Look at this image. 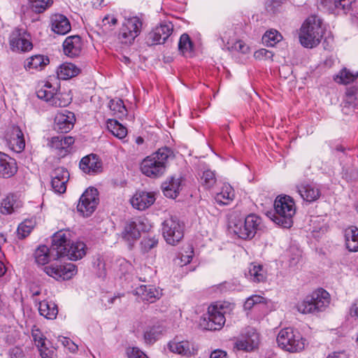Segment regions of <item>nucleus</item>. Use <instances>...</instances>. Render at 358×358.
Returning <instances> with one entry per match:
<instances>
[{
    "instance_id": "obj_21",
    "label": "nucleus",
    "mask_w": 358,
    "mask_h": 358,
    "mask_svg": "<svg viewBox=\"0 0 358 358\" xmlns=\"http://www.w3.org/2000/svg\"><path fill=\"white\" fill-rule=\"evenodd\" d=\"M82 40L78 35L67 37L63 43L64 54L71 58L80 55L82 51Z\"/></svg>"
},
{
    "instance_id": "obj_28",
    "label": "nucleus",
    "mask_w": 358,
    "mask_h": 358,
    "mask_svg": "<svg viewBox=\"0 0 358 358\" xmlns=\"http://www.w3.org/2000/svg\"><path fill=\"white\" fill-rule=\"evenodd\" d=\"M245 275L252 282H262L266 280L267 271L264 266L257 263H252L248 268V273Z\"/></svg>"
},
{
    "instance_id": "obj_16",
    "label": "nucleus",
    "mask_w": 358,
    "mask_h": 358,
    "mask_svg": "<svg viewBox=\"0 0 358 358\" xmlns=\"http://www.w3.org/2000/svg\"><path fill=\"white\" fill-rule=\"evenodd\" d=\"M76 117L73 113L64 110L58 113L55 117V129L60 133H67L73 127Z\"/></svg>"
},
{
    "instance_id": "obj_53",
    "label": "nucleus",
    "mask_w": 358,
    "mask_h": 358,
    "mask_svg": "<svg viewBox=\"0 0 358 358\" xmlns=\"http://www.w3.org/2000/svg\"><path fill=\"white\" fill-rule=\"evenodd\" d=\"M157 244L158 238L155 236L144 237L141 243L142 250L146 252L155 248Z\"/></svg>"
},
{
    "instance_id": "obj_45",
    "label": "nucleus",
    "mask_w": 358,
    "mask_h": 358,
    "mask_svg": "<svg viewBox=\"0 0 358 358\" xmlns=\"http://www.w3.org/2000/svg\"><path fill=\"white\" fill-rule=\"evenodd\" d=\"M358 77V73H352L349 70L343 69L334 77V80L339 83L347 85L353 82Z\"/></svg>"
},
{
    "instance_id": "obj_63",
    "label": "nucleus",
    "mask_w": 358,
    "mask_h": 358,
    "mask_svg": "<svg viewBox=\"0 0 358 358\" xmlns=\"http://www.w3.org/2000/svg\"><path fill=\"white\" fill-rule=\"evenodd\" d=\"M349 314L351 317L358 320V299H355L352 303L349 309Z\"/></svg>"
},
{
    "instance_id": "obj_52",
    "label": "nucleus",
    "mask_w": 358,
    "mask_h": 358,
    "mask_svg": "<svg viewBox=\"0 0 358 358\" xmlns=\"http://www.w3.org/2000/svg\"><path fill=\"white\" fill-rule=\"evenodd\" d=\"M266 299L260 295L255 294L248 297L244 303V309L250 310L252 308L259 303H265Z\"/></svg>"
},
{
    "instance_id": "obj_26",
    "label": "nucleus",
    "mask_w": 358,
    "mask_h": 358,
    "mask_svg": "<svg viewBox=\"0 0 358 358\" xmlns=\"http://www.w3.org/2000/svg\"><path fill=\"white\" fill-rule=\"evenodd\" d=\"M36 303H38V311L41 316L48 320H54L58 314L57 306L52 301L45 299L40 300L34 299Z\"/></svg>"
},
{
    "instance_id": "obj_41",
    "label": "nucleus",
    "mask_w": 358,
    "mask_h": 358,
    "mask_svg": "<svg viewBox=\"0 0 358 358\" xmlns=\"http://www.w3.org/2000/svg\"><path fill=\"white\" fill-rule=\"evenodd\" d=\"M72 98L66 92H57L55 91L50 105L55 107H66L71 102Z\"/></svg>"
},
{
    "instance_id": "obj_33",
    "label": "nucleus",
    "mask_w": 358,
    "mask_h": 358,
    "mask_svg": "<svg viewBox=\"0 0 358 358\" xmlns=\"http://www.w3.org/2000/svg\"><path fill=\"white\" fill-rule=\"evenodd\" d=\"M357 87L353 86L347 89L343 101V110L345 113L350 109H358V96H357Z\"/></svg>"
},
{
    "instance_id": "obj_1",
    "label": "nucleus",
    "mask_w": 358,
    "mask_h": 358,
    "mask_svg": "<svg viewBox=\"0 0 358 358\" xmlns=\"http://www.w3.org/2000/svg\"><path fill=\"white\" fill-rule=\"evenodd\" d=\"M173 158V150L168 147H162L142 161L141 171L152 178L161 177L164 174L169 161Z\"/></svg>"
},
{
    "instance_id": "obj_61",
    "label": "nucleus",
    "mask_w": 358,
    "mask_h": 358,
    "mask_svg": "<svg viewBox=\"0 0 358 358\" xmlns=\"http://www.w3.org/2000/svg\"><path fill=\"white\" fill-rule=\"evenodd\" d=\"M193 249L192 248H189V251H187L186 254H181L180 256V262L182 265H186L189 264L193 257Z\"/></svg>"
},
{
    "instance_id": "obj_48",
    "label": "nucleus",
    "mask_w": 358,
    "mask_h": 358,
    "mask_svg": "<svg viewBox=\"0 0 358 358\" xmlns=\"http://www.w3.org/2000/svg\"><path fill=\"white\" fill-rule=\"evenodd\" d=\"M110 109L119 117L127 115V109L122 99H112L109 103Z\"/></svg>"
},
{
    "instance_id": "obj_64",
    "label": "nucleus",
    "mask_w": 358,
    "mask_h": 358,
    "mask_svg": "<svg viewBox=\"0 0 358 358\" xmlns=\"http://www.w3.org/2000/svg\"><path fill=\"white\" fill-rule=\"evenodd\" d=\"M256 336L257 337V339L259 340V335L255 331V330L252 328H248L247 329L245 335H242V338L247 341H250L252 339H253V336Z\"/></svg>"
},
{
    "instance_id": "obj_19",
    "label": "nucleus",
    "mask_w": 358,
    "mask_h": 358,
    "mask_svg": "<svg viewBox=\"0 0 358 358\" xmlns=\"http://www.w3.org/2000/svg\"><path fill=\"white\" fill-rule=\"evenodd\" d=\"M155 196L152 192H137L131 199L132 206L139 210H143L151 206L155 201Z\"/></svg>"
},
{
    "instance_id": "obj_8",
    "label": "nucleus",
    "mask_w": 358,
    "mask_h": 358,
    "mask_svg": "<svg viewBox=\"0 0 358 358\" xmlns=\"http://www.w3.org/2000/svg\"><path fill=\"white\" fill-rule=\"evenodd\" d=\"M162 234L168 244L175 245L184 236V225L177 217H171L162 224Z\"/></svg>"
},
{
    "instance_id": "obj_43",
    "label": "nucleus",
    "mask_w": 358,
    "mask_h": 358,
    "mask_svg": "<svg viewBox=\"0 0 358 358\" xmlns=\"http://www.w3.org/2000/svg\"><path fill=\"white\" fill-rule=\"evenodd\" d=\"M55 91L56 89L50 83H46L37 91L36 94L40 99H43L50 104Z\"/></svg>"
},
{
    "instance_id": "obj_38",
    "label": "nucleus",
    "mask_w": 358,
    "mask_h": 358,
    "mask_svg": "<svg viewBox=\"0 0 358 358\" xmlns=\"http://www.w3.org/2000/svg\"><path fill=\"white\" fill-rule=\"evenodd\" d=\"M80 69L72 63H64L57 69V76L62 80H67L77 76Z\"/></svg>"
},
{
    "instance_id": "obj_47",
    "label": "nucleus",
    "mask_w": 358,
    "mask_h": 358,
    "mask_svg": "<svg viewBox=\"0 0 358 358\" xmlns=\"http://www.w3.org/2000/svg\"><path fill=\"white\" fill-rule=\"evenodd\" d=\"M253 338L250 341H245L242 337L238 338L235 343V348L238 350H252L258 345L257 337L255 335Z\"/></svg>"
},
{
    "instance_id": "obj_20",
    "label": "nucleus",
    "mask_w": 358,
    "mask_h": 358,
    "mask_svg": "<svg viewBox=\"0 0 358 358\" xmlns=\"http://www.w3.org/2000/svg\"><path fill=\"white\" fill-rule=\"evenodd\" d=\"M297 192L303 200L311 203L317 200L320 195V189L313 183H301L296 186Z\"/></svg>"
},
{
    "instance_id": "obj_24",
    "label": "nucleus",
    "mask_w": 358,
    "mask_h": 358,
    "mask_svg": "<svg viewBox=\"0 0 358 358\" xmlns=\"http://www.w3.org/2000/svg\"><path fill=\"white\" fill-rule=\"evenodd\" d=\"M22 206V203L19 197L14 194H10L1 203V213L3 215H10L20 208Z\"/></svg>"
},
{
    "instance_id": "obj_54",
    "label": "nucleus",
    "mask_w": 358,
    "mask_h": 358,
    "mask_svg": "<svg viewBox=\"0 0 358 358\" xmlns=\"http://www.w3.org/2000/svg\"><path fill=\"white\" fill-rule=\"evenodd\" d=\"M31 335L36 345L38 348V350H40V348H43L46 347V338L43 336V334L38 329H33L31 331Z\"/></svg>"
},
{
    "instance_id": "obj_13",
    "label": "nucleus",
    "mask_w": 358,
    "mask_h": 358,
    "mask_svg": "<svg viewBox=\"0 0 358 358\" xmlns=\"http://www.w3.org/2000/svg\"><path fill=\"white\" fill-rule=\"evenodd\" d=\"M173 25L170 22L161 23L153 29L148 35L147 43L150 45L164 43L171 35Z\"/></svg>"
},
{
    "instance_id": "obj_30",
    "label": "nucleus",
    "mask_w": 358,
    "mask_h": 358,
    "mask_svg": "<svg viewBox=\"0 0 358 358\" xmlns=\"http://www.w3.org/2000/svg\"><path fill=\"white\" fill-rule=\"evenodd\" d=\"M137 294L141 295L143 301H147L150 303H154L157 299H159L162 296V290L156 288L154 286L141 285L137 289Z\"/></svg>"
},
{
    "instance_id": "obj_55",
    "label": "nucleus",
    "mask_w": 358,
    "mask_h": 358,
    "mask_svg": "<svg viewBox=\"0 0 358 358\" xmlns=\"http://www.w3.org/2000/svg\"><path fill=\"white\" fill-rule=\"evenodd\" d=\"M128 358H149L143 351L138 348H129L127 350Z\"/></svg>"
},
{
    "instance_id": "obj_44",
    "label": "nucleus",
    "mask_w": 358,
    "mask_h": 358,
    "mask_svg": "<svg viewBox=\"0 0 358 358\" xmlns=\"http://www.w3.org/2000/svg\"><path fill=\"white\" fill-rule=\"evenodd\" d=\"M193 48V44L187 34H182L178 42V50L183 55H190Z\"/></svg>"
},
{
    "instance_id": "obj_2",
    "label": "nucleus",
    "mask_w": 358,
    "mask_h": 358,
    "mask_svg": "<svg viewBox=\"0 0 358 358\" xmlns=\"http://www.w3.org/2000/svg\"><path fill=\"white\" fill-rule=\"evenodd\" d=\"M296 214L294 199L289 196H279L274 202V213L268 216L276 224L289 229L293 225V217Z\"/></svg>"
},
{
    "instance_id": "obj_46",
    "label": "nucleus",
    "mask_w": 358,
    "mask_h": 358,
    "mask_svg": "<svg viewBox=\"0 0 358 358\" xmlns=\"http://www.w3.org/2000/svg\"><path fill=\"white\" fill-rule=\"evenodd\" d=\"M50 250L46 245L39 246L35 252V259L37 264L44 265L50 261Z\"/></svg>"
},
{
    "instance_id": "obj_9",
    "label": "nucleus",
    "mask_w": 358,
    "mask_h": 358,
    "mask_svg": "<svg viewBox=\"0 0 358 358\" xmlns=\"http://www.w3.org/2000/svg\"><path fill=\"white\" fill-rule=\"evenodd\" d=\"M142 25L141 19L137 16L126 17L119 33L121 43L131 44L140 34Z\"/></svg>"
},
{
    "instance_id": "obj_23",
    "label": "nucleus",
    "mask_w": 358,
    "mask_h": 358,
    "mask_svg": "<svg viewBox=\"0 0 358 358\" xmlns=\"http://www.w3.org/2000/svg\"><path fill=\"white\" fill-rule=\"evenodd\" d=\"M80 168L86 173H96L101 171V162L96 155L92 154L82 158Z\"/></svg>"
},
{
    "instance_id": "obj_49",
    "label": "nucleus",
    "mask_w": 358,
    "mask_h": 358,
    "mask_svg": "<svg viewBox=\"0 0 358 358\" xmlns=\"http://www.w3.org/2000/svg\"><path fill=\"white\" fill-rule=\"evenodd\" d=\"M108 128L111 131L112 134L119 138H123L127 134V128L120 124L117 121H114L113 123L110 122V125H108Z\"/></svg>"
},
{
    "instance_id": "obj_56",
    "label": "nucleus",
    "mask_w": 358,
    "mask_h": 358,
    "mask_svg": "<svg viewBox=\"0 0 358 358\" xmlns=\"http://www.w3.org/2000/svg\"><path fill=\"white\" fill-rule=\"evenodd\" d=\"M39 352L41 358H57L55 349L45 347L40 348Z\"/></svg>"
},
{
    "instance_id": "obj_51",
    "label": "nucleus",
    "mask_w": 358,
    "mask_h": 358,
    "mask_svg": "<svg viewBox=\"0 0 358 358\" xmlns=\"http://www.w3.org/2000/svg\"><path fill=\"white\" fill-rule=\"evenodd\" d=\"M33 229L32 222L30 220H25L22 222L17 228V236L20 238H24L27 237L31 231Z\"/></svg>"
},
{
    "instance_id": "obj_57",
    "label": "nucleus",
    "mask_w": 358,
    "mask_h": 358,
    "mask_svg": "<svg viewBox=\"0 0 358 358\" xmlns=\"http://www.w3.org/2000/svg\"><path fill=\"white\" fill-rule=\"evenodd\" d=\"M282 0H266V8L268 12L275 13L278 7L281 6Z\"/></svg>"
},
{
    "instance_id": "obj_22",
    "label": "nucleus",
    "mask_w": 358,
    "mask_h": 358,
    "mask_svg": "<svg viewBox=\"0 0 358 358\" xmlns=\"http://www.w3.org/2000/svg\"><path fill=\"white\" fill-rule=\"evenodd\" d=\"M17 170L15 160L8 155L0 152V177L10 178L17 172Z\"/></svg>"
},
{
    "instance_id": "obj_42",
    "label": "nucleus",
    "mask_w": 358,
    "mask_h": 358,
    "mask_svg": "<svg viewBox=\"0 0 358 358\" xmlns=\"http://www.w3.org/2000/svg\"><path fill=\"white\" fill-rule=\"evenodd\" d=\"M282 36L279 31L275 29H271L264 34L262 41L266 46L273 47L275 44L281 41Z\"/></svg>"
},
{
    "instance_id": "obj_14",
    "label": "nucleus",
    "mask_w": 358,
    "mask_h": 358,
    "mask_svg": "<svg viewBox=\"0 0 358 358\" xmlns=\"http://www.w3.org/2000/svg\"><path fill=\"white\" fill-rule=\"evenodd\" d=\"M29 36L23 29L14 30L9 38L10 48L13 51L27 52L32 49Z\"/></svg>"
},
{
    "instance_id": "obj_40",
    "label": "nucleus",
    "mask_w": 358,
    "mask_h": 358,
    "mask_svg": "<svg viewBox=\"0 0 358 358\" xmlns=\"http://www.w3.org/2000/svg\"><path fill=\"white\" fill-rule=\"evenodd\" d=\"M28 6L32 12L40 14L48 9L52 4V0H27Z\"/></svg>"
},
{
    "instance_id": "obj_15",
    "label": "nucleus",
    "mask_w": 358,
    "mask_h": 358,
    "mask_svg": "<svg viewBox=\"0 0 358 358\" xmlns=\"http://www.w3.org/2000/svg\"><path fill=\"white\" fill-rule=\"evenodd\" d=\"M141 224V222L138 220H128L124 224L120 236L129 245H131L134 242L141 237L140 225Z\"/></svg>"
},
{
    "instance_id": "obj_5",
    "label": "nucleus",
    "mask_w": 358,
    "mask_h": 358,
    "mask_svg": "<svg viewBox=\"0 0 358 358\" xmlns=\"http://www.w3.org/2000/svg\"><path fill=\"white\" fill-rule=\"evenodd\" d=\"M322 37L321 22L316 16L308 17L302 24L299 33L301 44L308 48L317 46Z\"/></svg>"
},
{
    "instance_id": "obj_11",
    "label": "nucleus",
    "mask_w": 358,
    "mask_h": 358,
    "mask_svg": "<svg viewBox=\"0 0 358 358\" xmlns=\"http://www.w3.org/2000/svg\"><path fill=\"white\" fill-rule=\"evenodd\" d=\"M43 271L47 275L57 280L71 279L77 273L76 265L71 263L63 266L51 264L45 266Z\"/></svg>"
},
{
    "instance_id": "obj_62",
    "label": "nucleus",
    "mask_w": 358,
    "mask_h": 358,
    "mask_svg": "<svg viewBox=\"0 0 358 358\" xmlns=\"http://www.w3.org/2000/svg\"><path fill=\"white\" fill-rule=\"evenodd\" d=\"M10 358H25L22 350L19 347H14L9 350Z\"/></svg>"
},
{
    "instance_id": "obj_58",
    "label": "nucleus",
    "mask_w": 358,
    "mask_h": 358,
    "mask_svg": "<svg viewBox=\"0 0 358 358\" xmlns=\"http://www.w3.org/2000/svg\"><path fill=\"white\" fill-rule=\"evenodd\" d=\"M117 18L114 15H107L102 20V24L106 29L110 28L117 24Z\"/></svg>"
},
{
    "instance_id": "obj_17",
    "label": "nucleus",
    "mask_w": 358,
    "mask_h": 358,
    "mask_svg": "<svg viewBox=\"0 0 358 358\" xmlns=\"http://www.w3.org/2000/svg\"><path fill=\"white\" fill-rule=\"evenodd\" d=\"M70 234L66 231H59L52 236L51 251L55 252L57 257H62L66 252V248L70 245Z\"/></svg>"
},
{
    "instance_id": "obj_37",
    "label": "nucleus",
    "mask_w": 358,
    "mask_h": 358,
    "mask_svg": "<svg viewBox=\"0 0 358 358\" xmlns=\"http://www.w3.org/2000/svg\"><path fill=\"white\" fill-rule=\"evenodd\" d=\"M49 63V59L41 55H34L27 59L24 67L26 69L41 70Z\"/></svg>"
},
{
    "instance_id": "obj_4",
    "label": "nucleus",
    "mask_w": 358,
    "mask_h": 358,
    "mask_svg": "<svg viewBox=\"0 0 358 358\" xmlns=\"http://www.w3.org/2000/svg\"><path fill=\"white\" fill-rule=\"evenodd\" d=\"M330 303L329 294L324 289H318L296 304L298 312L302 314H315L324 311Z\"/></svg>"
},
{
    "instance_id": "obj_18",
    "label": "nucleus",
    "mask_w": 358,
    "mask_h": 358,
    "mask_svg": "<svg viewBox=\"0 0 358 358\" xmlns=\"http://www.w3.org/2000/svg\"><path fill=\"white\" fill-rule=\"evenodd\" d=\"M69 173L63 167L55 169L52 174L51 185L53 191L57 194H63L66 189V182L69 180Z\"/></svg>"
},
{
    "instance_id": "obj_12",
    "label": "nucleus",
    "mask_w": 358,
    "mask_h": 358,
    "mask_svg": "<svg viewBox=\"0 0 358 358\" xmlns=\"http://www.w3.org/2000/svg\"><path fill=\"white\" fill-rule=\"evenodd\" d=\"M5 140L8 147L17 153L22 152L25 148L24 134L18 126L13 125L8 129Z\"/></svg>"
},
{
    "instance_id": "obj_35",
    "label": "nucleus",
    "mask_w": 358,
    "mask_h": 358,
    "mask_svg": "<svg viewBox=\"0 0 358 358\" xmlns=\"http://www.w3.org/2000/svg\"><path fill=\"white\" fill-rule=\"evenodd\" d=\"M164 327L160 324H155L145 329L143 334L144 341L146 344H153L162 336Z\"/></svg>"
},
{
    "instance_id": "obj_3",
    "label": "nucleus",
    "mask_w": 358,
    "mask_h": 358,
    "mask_svg": "<svg viewBox=\"0 0 358 358\" xmlns=\"http://www.w3.org/2000/svg\"><path fill=\"white\" fill-rule=\"evenodd\" d=\"M234 308V304L228 301L216 302L208 307V318L204 317L201 324L208 330H219L225 323V315L230 314Z\"/></svg>"
},
{
    "instance_id": "obj_36",
    "label": "nucleus",
    "mask_w": 358,
    "mask_h": 358,
    "mask_svg": "<svg viewBox=\"0 0 358 358\" xmlns=\"http://www.w3.org/2000/svg\"><path fill=\"white\" fill-rule=\"evenodd\" d=\"M169 350L179 355L185 356H191L194 354V349L191 347L190 343L187 341H171L169 343Z\"/></svg>"
},
{
    "instance_id": "obj_59",
    "label": "nucleus",
    "mask_w": 358,
    "mask_h": 358,
    "mask_svg": "<svg viewBox=\"0 0 358 358\" xmlns=\"http://www.w3.org/2000/svg\"><path fill=\"white\" fill-rule=\"evenodd\" d=\"M62 345L69 349L71 352H75L78 350V345L75 344L70 338L67 337H63L61 340Z\"/></svg>"
},
{
    "instance_id": "obj_27",
    "label": "nucleus",
    "mask_w": 358,
    "mask_h": 358,
    "mask_svg": "<svg viewBox=\"0 0 358 358\" xmlns=\"http://www.w3.org/2000/svg\"><path fill=\"white\" fill-rule=\"evenodd\" d=\"M74 143V139L71 136H55L52 137L50 143L52 148L58 150L59 155H65L68 152L69 147Z\"/></svg>"
},
{
    "instance_id": "obj_10",
    "label": "nucleus",
    "mask_w": 358,
    "mask_h": 358,
    "mask_svg": "<svg viewBox=\"0 0 358 358\" xmlns=\"http://www.w3.org/2000/svg\"><path fill=\"white\" fill-rule=\"evenodd\" d=\"M99 193L96 188L90 187L81 195L77 209L83 216H90L99 203Z\"/></svg>"
},
{
    "instance_id": "obj_32",
    "label": "nucleus",
    "mask_w": 358,
    "mask_h": 358,
    "mask_svg": "<svg viewBox=\"0 0 358 358\" xmlns=\"http://www.w3.org/2000/svg\"><path fill=\"white\" fill-rule=\"evenodd\" d=\"M181 186V179L171 178L162 184L164 194L169 198L175 199L178 196Z\"/></svg>"
},
{
    "instance_id": "obj_7",
    "label": "nucleus",
    "mask_w": 358,
    "mask_h": 358,
    "mask_svg": "<svg viewBox=\"0 0 358 358\" xmlns=\"http://www.w3.org/2000/svg\"><path fill=\"white\" fill-rule=\"evenodd\" d=\"M276 341L280 348L289 352H300L305 348V339L301 334L290 327L281 329Z\"/></svg>"
},
{
    "instance_id": "obj_29",
    "label": "nucleus",
    "mask_w": 358,
    "mask_h": 358,
    "mask_svg": "<svg viewBox=\"0 0 358 358\" xmlns=\"http://www.w3.org/2000/svg\"><path fill=\"white\" fill-rule=\"evenodd\" d=\"M86 254V245L82 241L72 242L66 248V252L62 255L71 260L82 259Z\"/></svg>"
},
{
    "instance_id": "obj_25",
    "label": "nucleus",
    "mask_w": 358,
    "mask_h": 358,
    "mask_svg": "<svg viewBox=\"0 0 358 358\" xmlns=\"http://www.w3.org/2000/svg\"><path fill=\"white\" fill-rule=\"evenodd\" d=\"M71 29L68 18L62 14H55L51 17V29L56 34L64 35Z\"/></svg>"
},
{
    "instance_id": "obj_34",
    "label": "nucleus",
    "mask_w": 358,
    "mask_h": 358,
    "mask_svg": "<svg viewBox=\"0 0 358 358\" xmlns=\"http://www.w3.org/2000/svg\"><path fill=\"white\" fill-rule=\"evenodd\" d=\"M345 240L347 249L350 252L358 251V228L351 226L345 230Z\"/></svg>"
},
{
    "instance_id": "obj_39",
    "label": "nucleus",
    "mask_w": 358,
    "mask_h": 358,
    "mask_svg": "<svg viewBox=\"0 0 358 358\" xmlns=\"http://www.w3.org/2000/svg\"><path fill=\"white\" fill-rule=\"evenodd\" d=\"M234 198V190L230 185H224L220 192L215 197L217 203L222 205H227Z\"/></svg>"
},
{
    "instance_id": "obj_60",
    "label": "nucleus",
    "mask_w": 358,
    "mask_h": 358,
    "mask_svg": "<svg viewBox=\"0 0 358 358\" xmlns=\"http://www.w3.org/2000/svg\"><path fill=\"white\" fill-rule=\"evenodd\" d=\"M355 0H334L335 6L343 10L349 9Z\"/></svg>"
},
{
    "instance_id": "obj_50",
    "label": "nucleus",
    "mask_w": 358,
    "mask_h": 358,
    "mask_svg": "<svg viewBox=\"0 0 358 358\" xmlns=\"http://www.w3.org/2000/svg\"><path fill=\"white\" fill-rule=\"evenodd\" d=\"M201 183L206 188L212 187L216 182V178L215 173L210 171L206 170L203 171V175L201 178Z\"/></svg>"
},
{
    "instance_id": "obj_6",
    "label": "nucleus",
    "mask_w": 358,
    "mask_h": 358,
    "mask_svg": "<svg viewBox=\"0 0 358 358\" xmlns=\"http://www.w3.org/2000/svg\"><path fill=\"white\" fill-rule=\"evenodd\" d=\"M261 223L260 217L255 214H250L244 220L238 219L232 221L229 228L238 238L250 240L257 234Z\"/></svg>"
},
{
    "instance_id": "obj_31",
    "label": "nucleus",
    "mask_w": 358,
    "mask_h": 358,
    "mask_svg": "<svg viewBox=\"0 0 358 358\" xmlns=\"http://www.w3.org/2000/svg\"><path fill=\"white\" fill-rule=\"evenodd\" d=\"M222 42L224 45L223 48L230 52H238L243 54H246L249 52V47L245 42L236 39L234 42H231L227 36V33L222 36Z\"/></svg>"
}]
</instances>
